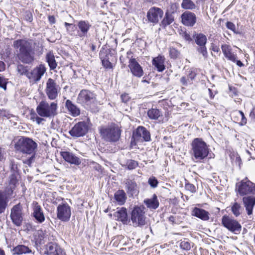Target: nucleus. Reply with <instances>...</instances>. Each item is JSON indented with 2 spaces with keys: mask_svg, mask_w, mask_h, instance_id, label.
<instances>
[{
  "mask_svg": "<svg viewBox=\"0 0 255 255\" xmlns=\"http://www.w3.org/2000/svg\"><path fill=\"white\" fill-rule=\"evenodd\" d=\"M36 43L29 39H17L13 41V46L16 52L18 59L22 63L30 64L34 60L32 45Z\"/></svg>",
  "mask_w": 255,
  "mask_h": 255,
  "instance_id": "obj_1",
  "label": "nucleus"
},
{
  "mask_svg": "<svg viewBox=\"0 0 255 255\" xmlns=\"http://www.w3.org/2000/svg\"><path fill=\"white\" fill-rule=\"evenodd\" d=\"M58 106L56 102L49 104L46 101H41L37 106L36 111L38 116L35 113H31L30 120L40 125L45 121L44 118H51L57 114Z\"/></svg>",
  "mask_w": 255,
  "mask_h": 255,
  "instance_id": "obj_2",
  "label": "nucleus"
},
{
  "mask_svg": "<svg viewBox=\"0 0 255 255\" xmlns=\"http://www.w3.org/2000/svg\"><path fill=\"white\" fill-rule=\"evenodd\" d=\"M191 154L193 159L199 161L205 159L208 155L209 148L201 138H196L191 143Z\"/></svg>",
  "mask_w": 255,
  "mask_h": 255,
  "instance_id": "obj_3",
  "label": "nucleus"
},
{
  "mask_svg": "<svg viewBox=\"0 0 255 255\" xmlns=\"http://www.w3.org/2000/svg\"><path fill=\"white\" fill-rule=\"evenodd\" d=\"M100 132L102 138L109 142H116L121 136V130L115 124L100 128Z\"/></svg>",
  "mask_w": 255,
  "mask_h": 255,
  "instance_id": "obj_4",
  "label": "nucleus"
},
{
  "mask_svg": "<svg viewBox=\"0 0 255 255\" xmlns=\"http://www.w3.org/2000/svg\"><path fill=\"white\" fill-rule=\"evenodd\" d=\"M37 146V144L31 138L24 136L21 137L14 145L16 150L28 154L34 153Z\"/></svg>",
  "mask_w": 255,
  "mask_h": 255,
  "instance_id": "obj_5",
  "label": "nucleus"
},
{
  "mask_svg": "<svg viewBox=\"0 0 255 255\" xmlns=\"http://www.w3.org/2000/svg\"><path fill=\"white\" fill-rule=\"evenodd\" d=\"M145 208L143 206H135L131 213V220L134 227L142 226L146 224Z\"/></svg>",
  "mask_w": 255,
  "mask_h": 255,
  "instance_id": "obj_6",
  "label": "nucleus"
},
{
  "mask_svg": "<svg viewBox=\"0 0 255 255\" xmlns=\"http://www.w3.org/2000/svg\"><path fill=\"white\" fill-rule=\"evenodd\" d=\"M77 101L79 103L91 107L97 102L96 95L88 90H82L78 95Z\"/></svg>",
  "mask_w": 255,
  "mask_h": 255,
  "instance_id": "obj_7",
  "label": "nucleus"
},
{
  "mask_svg": "<svg viewBox=\"0 0 255 255\" xmlns=\"http://www.w3.org/2000/svg\"><path fill=\"white\" fill-rule=\"evenodd\" d=\"M222 224L226 228L236 234H239L241 231V225L236 220L228 216H223Z\"/></svg>",
  "mask_w": 255,
  "mask_h": 255,
  "instance_id": "obj_8",
  "label": "nucleus"
},
{
  "mask_svg": "<svg viewBox=\"0 0 255 255\" xmlns=\"http://www.w3.org/2000/svg\"><path fill=\"white\" fill-rule=\"evenodd\" d=\"M254 184L248 180L247 178L242 180L236 184V190L241 196L254 193Z\"/></svg>",
  "mask_w": 255,
  "mask_h": 255,
  "instance_id": "obj_9",
  "label": "nucleus"
},
{
  "mask_svg": "<svg viewBox=\"0 0 255 255\" xmlns=\"http://www.w3.org/2000/svg\"><path fill=\"white\" fill-rule=\"evenodd\" d=\"M60 88L57 85L56 82L51 78L48 79L46 82L45 89L46 94L48 98L51 100H55L58 96Z\"/></svg>",
  "mask_w": 255,
  "mask_h": 255,
  "instance_id": "obj_10",
  "label": "nucleus"
},
{
  "mask_svg": "<svg viewBox=\"0 0 255 255\" xmlns=\"http://www.w3.org/2000/svg\"><path fill=\"white\" fill-rule=\"evenodd\" d=\"M71 216V207L66 203L59 204L57 208V218L62 222L69 221Z\"/></svg>",
  "mask_w": 255,
  "mask_h": 255,
  "instance_id": "obj_11",
  "label": "nucleus"
},
{
  "mask_svg": "<svg viewBox=\"0 0 255 255\" xmlns=\"http://www.w3.org/2000/svg\"><path fill=\"white\" fill-rule=\"evenodd\" d=\"M163 11L157 7H151L147 12V19L148 22L155 24L158 23L163 15Z\"/></svg>",
  "mask_w": 255,
  "mask_h": 255,
  "instance_id": "obj_12",
  "label": "nucleus"
},
{
  "mask_svg": "<svg viewBox=\"0 0 255 255\" xmlns=\"http://www.w3.org/2000/svg\"><path fill=\"white\" fill-rule=\"evenodd\" d=\"M88 130L87 124L84 122H80L74 125L69 133L73 137H78L86 134Z\"/></svg>",
  "mask_w": 255,
  "mask_h": 255,
  "instance_id": "obj_13",
  "label": "nucleus"
},
{
  "mask_svg": "<svg viewBox=\"0 0 255 255\" xmlns=\"http://www.w3.org/2000/svg\"><path fill=\"white\" fill-rule=\"evenodd\" d=\"M10 218L13 223L17 226L21 225L23 220L22 207L20 204L14 205L11 210Z\"/></svg>",
  "mask_w": 255,
  "mask_h": 255,
  "instance_id": "obj_14",
  "label": "nucleus"
},
{
  "mask_svg": "<svg viewBox=\"0 0 255 255\" xmlns=\"http://www.w3.org/2000/svg\"><path fill=\"white\" fill-rule=\"evenodd\" d=\"M46 68L43 64L35 67L31 71L27 74V78L32 81L37 82L40 80L45 73Z\"/></svg>",
  "mask_w": 255,
  "mask_h": 255,
  "instance_id": "obj_15",
  "label": "nucleus"
},
{
  "mask_svg": "<svg viewBox=\"0 0 255 255\" xmlns=\"http://www.w3.org/2000/svg\"><path fill=\"white\" fill-rule=\"evenodd\" d=\"M133 137L136 141H149L150 134L149 132L143 127H139L133 133Z\"/></svg>",
  "mask_w": 255,
  "mask_h": 255,
  "instance_id": "obj_16",
  "label": "nucleus"
},
{
  "mask_svg": "<svg viewBox=\"0 0 255 255\" xmlns=\"http://www.w3.org/2000/svg\"><path fill=\"white\" fill-rule=\"evenodd\" d=\"M45 254L47 255H66L64 251L57 244L49 243L45 247Z\"/></svg>",
  "mask_w": 255,
  "mask_h": 255,
  "instance_id": "obj_17",
  "label": "nucleus"
},
{
  "mask_svg": "<svg viewBox=\"0 0 255 255\" xmlns=\"http://www.w3.org/2000/svg\"><path fill=\"white\" fill-rule=\"evenodd\" d=\"M12 197V192L0 190V214L4 212L9 200Z\"/></svg>",
  "mask_w": 255,
  "mask_h": 255,
  "instance_id": "obj_18",
  "label": "nucleus"
},
{
  "mask_svg": "<svg viewBox=\"0 0 255 255\" xmlns=\"http://www.w3.org/2000/svg\"><path fill=\"white\" fill-rule=\"evenodd\" d=\"M128 67L134 76L138 78L143 76V71L142 68L135 58L129 59Z\"/></svg>",
  "mask_w": 255,
  "mask_h": 255,
  "instance_id": "obj_19",
  "label": "nucleus"
},
{
  "mask_svg": "<svg viewBox=\"0 0 255 255\" xmlns=\"http://www.w3.org/2000/svg\"><path fill=\"white\" fill-rule=\"evenodd\" d=\"M34 240L36 245L44 244L47 241L53 240L48 237V232L46 230H39L34 234Z\"/></svg>",
  "mask_w": 255,
  "mask_h": 255,
  "instance_id": "obj_20",
  "label": "nucleus"
},
{
  "mask_svg": "<svg viewBox=\"0 0 255 255\" xmlns=\"http://www.w3.org/2000/svg\"><path fill=\"white\" fill-rule=\"evenodd\" d=\"M127 192L130 196H137L139 193V187L135 181L127 179L125 181Z\"/></svg>",
  "mask_w": 255,
  "mask_h": 255,
  "instance_id": "obj_21",
  "label": "nucleus"
},
{
  "mask_svg": "<svg viewBox=\"0 0 255 255\" xmlns=\"http://www.w3.org/2000/svg\"><path fill=\"white\" fill-rule=\"evenodd\" d=\"M78 27V35L80 38L87 36L91 25L88 21L80 20L77 23Z\"/></svg>",
  "mask_w": 255,
  "mask_h": 255,
  "instance_id": "obj_22",
  "label": "nucleus"
},
{
  "mask_svg": "<svg viewBox=\"0 0 255 255\" xmlns=\"http://www.w3.org/2000/svg\"><path fill=\"white\" fill-rule=\"evenodd\" d=\"M60 154L66 162L70 164L79 165L81 163L80 159L72 152L62 151L60 152Z\"/></svg>",
  "mask_w": 255,
  "mask_h": 255,
  "instance_id": "obj_23",
  "label": "nucleus"
},
{
  "mask_svg": "<svg viewBox=\"0 0 255 255\" xmlns=\"http://www.w3.org/2000/svg\"><path fill=\"white\" fill-rule=\"evenodd\" d=\"M182 22L186 26H192L196 22V17L194 13L186 11L181 15Z\"/></svg>",
  "mask_w": 255,
  "mask_h": 255,
  "instance_id": "obj_24",
  "label": "nucleus"
},
{
  "mask_svg": "<svg viewBox=\"0 0 255 255\" xmlns=\"http://www.w3.org/2000/svg\"><path fill=\"white\" fill-rule=\"evenodd\" d=\"M33 216L39 223H42L45 220V217L42 208L37 202L33 203Z\"/></svg>",
  "mask_w": 255,
  "mask_h": 255,
  "instance_id": "obj_25",
  "label": "nucleus"
},
{
  "mask_svg": "<svg viewBox=\"0 0 255 255\" xmlns=\"http://www.w3.org/2000/svg\"><path fill=\"white\" fill-rule=\"evenodd\" d=\"M114 216L117 220L121 221L124 224H128V220L126 208L122 207L119 209H118V211L115 212Z\"/></svg>",
  "mask_w": 255,
  "mask_h": 255,
  "instance_id": "obj_26",
  "label": "nucleus"
},
{
  "mask_svg": "<svg viewBox=\"0 0 255 255\" xmlns=\"http://www.w3.org/2000/svg\"><path fill=\"white\" fill-rule=\"evenodd\" d=\"M244 205L249 215L252 214L253 209L255 205V197L251 196L244 197L243 198Z\"/></svg>",
  "mask_w": 255,
  "mask_h": 255,
  "instance_id": "obj_27",
  "label": "nucleus"
},
{
  "mask_svg": "<svg viewBox=\"0 0 255 255\" xmlns=\"http://www.w3.org/2000/svg\"><path fill=\"white\" fill-rule=\"evenodd\" d=\"M222 52L225 57L229 60L235 62L237 56L232 52L231 47L227 44H223L221 46Z\"/></svg>",
  "mask_w": 255,
  "mask_h": 255,
  "instance_id": "obj_28",
  "label": "nucleus"
},
{
  "mask_svg": "<svg viewBox=\"0 0 255 255\" xmlns=\"http://www.w3.org/2000/svg\"><path fill=\"white\" fill-rule=\"evenodd\" d=\"M192 215L200 218L203 221H208L209 219V213L206 210L195 207L192 211Z\"/></svg>",
  "mask_w": 255,
  "mask_h": 255,
  "instance_id": "obj_29",
  "label": "nucleus"
},
{
  "mask_svg": "<svg viewBox=\"0 0 255 255\" xmlns=\"http://www.w3.org/2000/svg\"><path fill=\"white\" fill-rule=\"evenodd\" d=\"M17 173L14 172L9 176L8 181V185L5 190V191L6 192H8V191H11L12 195H13V190L14 189L16 184L17 183Z\"/></svg>",
  "mask_w": 255,
  "mask_h": 255,
  "instance_id": "obj_30",
  "label": "nucleus"
},
{
  "mask_svg": "<svg viewBox=\"0 0 255 255\" xmlns=\"http://www.w3.org/2000/svg\"><path fill=\"white\" fill-rule=\"evenodd\" d=\"M165 58L163 56L159 55L152 60V65L156 68L158 71L162 72L165 69L164 65Z\"/></svg>",
  "mask_w": 255,
  "mask_h": 255,
  "instance_id": "obj_31",
  "label": "nucleus"
},
{
  "mask_svg": "<svg viewBox=\"0 0 255 255\" xmlns=\"http://www.w3.org/2000/svg\"><path fill=\"white\" fill-rule=\"evenodd\" d=\"M234 121L238 123L241 125L244 126L247 124V119L244 114L241 111H236L233 114Z\"/></svg>",
  "mask_w": 255,
  "mask_h": 255,
  "instance_id": "obj_32",
  "label": "nucleus"
},
{
  "mask_svg": "<svg viewBox=\"0 0 255 255\" xmlns=\"http://www.w3.org/2000/svg\"><path fill=\"white\" fill-rule=\"evenodd\" d=\"M65 107L73 116L76 117L80 115V110L70 100H67L66 101Z\"/></svg>",
  "mask_w": 255,
  "mask_h": 255,
  "instance_id": "obj_33",
  "label": "nucleus"
},
{
  "mask_svg": "<svg viewBox=\"0 0 255 255\" xmlns=\"http://www.w3.org/2000/svg\"><path fill=\"white\" fill-rule=\"evenodd\" d=\"M114 198L119 205H123L127 199L126 193L123 190H119L115 193Z\"/></svg>",
  "mask_w": 255,
  "mask_h": 255,
  "instance_id": "obj_34",
  "label": "nucleus"
},
{
  "mask_svg": "<svg viewBox=\"0 0 255 255\" xmlns=\"http://www.w3.org/2000/svg\"><path fill=\"white\" fill-rule=\"evenodd\" d=\"M144 203L150 209H156L159 206V202L157 196L154 194L153 197L144 200Z\"/></svg>",
  "mask_w": 255,
  "mask_h": 255,
  "instance_id": "obj_35",
  "label": "nucleus"
},
{
  "mask_svg": "<svg viewBox=\"0 0 255 255\" xmlns=\"http://www.w3.org/2000/svg\"><path fill=\"white\" fill-rule=\"evenodd\" d=\"M13 255H20L23 254L32 253V251L27 246L24 245H18L12 249Z\"/></svg>",
  "mask_w": 255,
  "mask_h": 255,
  "instance_id": "obj_36",
  "label": "nucleus"
},
{
  "mask_svg": "<svg viewBox=\"0 0 255 255\" xmlns=\"http://www.w3.org/2000/svg\"><path fill=\"white\" fill-rule=\"evenodd\" d=\"M46 58L50 69L54 70L57 65L53 54L51 52H48L46 54Z\"/></svg>",
  "mask_w": 255,
  "mask_h": 255,
  "instance_id": "obj_37",
  "label": "nucleus"
},
{
  "mask_svg": "<svg viewBox=\"0 0 255 255\" xmlns=\"http://www.w3.org/2000/svg\"><path fill=\"white\" fill-rule=\"evenodd\" d=\"M147 115L150 119L156 120L162 116V113L158 109H151L148 111Z\"/></svg>",
  "mask_w": 255,
  "mask_h": 255,
  "instance_id": "obj_38",
  "label": "nucleus"
},
{
  "mask_svg": "<svg viewBox=\"0 0 255 255\" xmlns=\"http://www.w3.org/2000/svg\"><path fill=\"white\" fill-rule=\"evenodd\" d=\"M174 21V17L171 13L166 12L165 15L161 22V25L165 27Z\"/></svg>",
  "mask_w": 255,
  "mask_h": 255,
  "instance_id": "obj_39",
  "label": "nucleus"
},
{
  "mask_svg": "<svg viewBox=\"0 0 255 255\" xmlns=\"http://www.w3.org/2000/svg\"><path fill=\"white\" fill-rule=\"evenodd\" d=\"M195 41L198 46H204V45H206L207 39L205 35L202 33H199L196 35Z\"/></svg>",
  "mask_w": 255,
  "mask_h": 255,
  "instance_id": "obj_40",
  "label": "nucleus"
},
{
  "mask_svg": "<svg viewBox=\"0 0 255 255\" xmlns=\"http://www.w3.org/2000/svg\"><path fill=\"white\" fill-rule=\"evenodd\" d=\"M231 210L235 216L238 217L241 214L243 208L240 204L235 202L231 207Z\"/></svg>",
  "mask_w": 255,
  "mask_h": 255,
  "instance_id": "obj_41",
  "label": "nucleus"
},
{
  "mask_svg": "<svg viewBox=\"0 0 255 255\" xmlns=\"http://www.w3.org/2000/svg\"><path fill=\"white\" fill-rule=\"evenodd\" d=\"M100 56L104 67L106 68H111L112 64L109 61L108 58H107V55H105V53L103 52H101L100 53Z\"/></svg>",
  "mask_w": 255,
  "mask_h": 255,
  "instance_id": "obj_42",
  "label": "nucleus"
},
{
  "mask_svg": "<svg viewBox=\"0 0 255 255\" xmlns=\"http://www.w3.org/2000/svg\"><path fill=\"white\" fill-rule=\"evenodd\" d=\"M181 6L186 9H193L196 7L195 3L191 0H183Z\"/></svg>",
  "mask_w": 255,
  "mask_h": 255,
  "instance_id": "obj_43",
  "label": "nucleus"
},
{
  "mask_svg": "<svg viewBox=\"0 0 255 255\" xmlns=\"http://www.w3.org/2000/svg\"><path fill=\"white\" fill-rule=\"evenodd\" d=\"M18 72L21 75H26L27 77V74L29 73L28 71V67L25 66L22 64H19L17 66Z\"/></svg>",
  "mask_w": 255,
  "mask_h": 255,
  "instance_id": "obj_44",
  "label": "nucleus"
},
{
  "mask_svg": "<svg viewBox=\"0 0 255 255\" xmlns=\"http://www.w3.org/2000/svg\"><path fill=\"white\" fill-rule=\"evenodd\" d=\"M197 51L201 54L203 56L206 58L208 57V52L206 45L204 46H198L196 48Z\"/></svg>",
  "mask_w": 255,
  "mask_h": 255,
  "instance_id": "obj_45",
  "label": "nucleus"
},
{
  "mask_svg": "<svg viewBox=\"0 0 255 255\" xmlns=\"http://www.w3.org/2000/svg\"><path fill=\"white\" fill-rule=\"evenodd\" d=\"M137 165V162L133 160H129L127 162V167L129 170H132L135 168Z\"/></svg>",
  "mask_w": 255,
  "mask_h": 255,
  "instance_id": "obj_46",
  "label": "nucleus"
},
{
  "mask_svg": "<svg viewBox=\"0 0 255 255\" xmlns=\"http://www.w3.org/2000/svg\"><path fill=\"white\" fill-rule=\"evenodd\" d=\"M148 183L152 188H156L158 184V181L154 176L150 177L148 180Z\"/></svg>",
  "mask_w": 255,
  "mask_h": 255,
  "instance_id": "obj_47",
  "label": "nucleus"
},
{
  "mask_svg": "<svg viewBox=\"0 0 255 255\" xmlns=\"http://www.w3.org/2000/svg\"><path fill=\"white\" fill-rule=\"evenodd\" d=\"M180 247L184 250H189L191 249V244L187 241H183L180 243Z\"/></svg>",
  "mask_w": 255,
  "mask_h": 255,
  "instance_id": "obj_48",
  "label": "nucleus"
},
{
  "mask_svg": "<svg viewBox=\"0 0 255 255\" xmlns=\"http://www.w3.org/2000/svg\"><path fill=\"white\" fill-rule=\"evenodd\" d=\"M170 55L172 58H176L179 56L180 52L175 48L171 47L169 50Z\"/></svg>",
  "mask_w": 255,
  "mask_h": 255,
  "instance_id": "obj_49",
  "label": "nucleus"
},
{
  "mask_svg": "<svg viewBox=\"0 0 255 255\" xmlns=\"http://www.w3.org/2000/svg\"><path fill=\"white\" fill-rule=\"evenodd\" d=\"M185 188L187 190L191 192V193H195L196 191V187L193 184L189 183L185 184Z\"/></svg>",
  "mask_w": 255,
  "mask_h": 255,
  "instance_id": "obj_50",
  "label": "nucleus"
},
{
  "mask_svg": "<svg viewBox=\"0 0 255 255\" xmlns=\"http://www.w3.org/2000/svg\"><path fill=\"white\" fill-rule=\"evenodd\" d=\"M226 26L229 29H231V30L233 31L234 32H235V29H236V26H235V25L232 22H230V21H228L226 24Z\"/></svg>",
  "mask_w": 255,
  "mask_h": 255,
  "instance_id": "obj_51",
  "label": "nucleus"
},
{
  "mask_svg": "<svg viewBox=\"0 0 255 255\" xmlns=\"http://www.w3.org/2000/svg\"><path fill=\"white\" fill-rule=\"evenodd\" d=\"M121 98L122 102L125 103L128 102L130 99V97L128 94H122Z\"/></svg>",
  "mask_w": 255,
  "mask_h": 255,
  "instance_id": "obj_52",
  "label": "nucleus"
},
{
  "mask_svg": "<svg viewBox=\"0 0 255 255\" xmlns=\"http://www.w3.org/2000/svg\"><path fill=\"white\" fill-rule=\"evenodd\" d=\"M64 25L67 27V31L69 33H70V31L69 29L67 27L68 26H72V30L74 31L75 30V25L72 23H69L68 22H65L64 23Z\"/></svg>",
  "mask_w": 255,
  "mask_h": 255,
  "instance_id": "obj_53",
  "label": "nucleus"
},
{
  "mask_svg": "<svg viewBox=\"0 0 255 255\" xmlns=\"http://www.w3.org/2000/svg\"><path fill=\"white\" fill-rule=\"evenodd\" d=\"M250 117L252 121H255V108H254L251 112Z\"/></svg>",
  "mask_w": 255,
  "mask_h": 255,
  "instance_id": "obj_54",
  "label": "nucleus"
},
{
  "mask_svg": "<svg viewBox=\"0 0 255 255\" xmlns=\"http://www.w3.org/2000/svg\"><path fill=\"white\" fill-rule=\"evenodd\" d=\"M188 81L189 80L187 79L185 77H182L180 79V82L182 84V85L184 86H187L188 84Z\"/></svg>",
  "mask_w": 255,
  "mask_h": 255,
  "instance_id": "obj_55",
  "label": "nucleus"
},
{
  "mask_svg": "<svg viewBox=\"0 0 255 255\" xmlns=\"http://www.w3.org/2000/svg\"><path fill=\"white\" fill-rule=\"evenodd\" d=\"M195 76L196 74L195 73V72L191 71V72L189 74L188 76V80H189L190 79L192 81L194 79Z\"/></svg>",
  "mask_w": 255,
  "mask_h": 255,
  "instance_id": "obj_56",
  "label": "nucleus"
},
{
  "mask_svg": "<svg viewBox=\"0 0 255 255\" xmlns=\"http://www.w3.org/2000/svg\"><path fill=\"white\" fill-rule=\"evenodd\" d=\"M211 49L216 52H218L220 51L219 47L215 44H212Z\"/></svg>",
  "mask_w": 255,
  "mask_h": 255,
  "instance_id": "obj_57",
  "label": "nucleus"
},
{
  "mask_svg": "<svg viewBox=\"0 0 255 255\" xmlns=\"http://www.w3.org/2000/svg\"><path fill=\"white\" fill-rule=\"evenodd\" d=\"M48 20L50 23L53 24L55 22V17L53 15L48 16Z\"/></svg>",
  "mask_w": 255,
  "mask_h": 255,
  "instance_id": "obj_58",
  "label": "nucleus"
},
{
  "mask_svg": "<svg viewBox=\"0 0 255 255\" xmlns=\"http://www.w3.org/2000/svg\"><path fill=\"white\" fill-rule=\"evenodd\" d=\"M184 36L185 39L187 41H190L191 40L190 35L186 32L184 33Z\"/></svg>",
  "mask_w": 255,
  "mask_h": 255,
  "instance_id": "obj_59",
  "label": "nucleus"
},
{
  "mask_svg": "<svg viewBox=\"0 0 255 255\" xmlns=\"http://www.w3.org/2000/svg\"><path fill=\"white\" fill-rule=\"evenodd\" d=\"M4 70V64L3 62L0 61V71Z\"/></svg>",
  "mask_w": 255,
  "mask_h": 255,
  "instance_id": "obj_60",
  "label": "nucleus"
},
{
  "mask_svg": "<svg viewBox=\"0 0 255 255\" xmlns=\"http://www.w3.org/2000/svg\"><path fill=\"white\" fill-rule=\"evenodd\" d=\"M169 221L174 223L175 222V217L174 216H171L169 217Z\"/></svg>",
  "mask_w": 255,
  "mask_h": 255,
  "instance_id": "obj_61",
  "label": "nucleus"
},
{
  "mask_svg": "<svg viewBox=\"0 0 255 255\" xmlns=\"http://www.w3.org/2000/svg\"><path fill=\"white\" fill-rule=\"evenodd\" d=\"M236 62H237V65H238L239 66L242 67L243 66V64L241 61L236 60Z\"/></svg>",
  "mask_w": 255,
  "mask_h": 255,
  "instance_id": "obj_62",
  "label": "nucleus"
},
{
  "mask_svg": "<svg viewBox=\"0 0 255 255\" xmlns=\"http://www.w3.org/2000/svg\"><path fill=\"white\" fill-rule=\"evenodd\" d=\"M0 255H5V253L3 250L0 249Z\"/></svg>",
  "mask_w": 255,
  "mask_h": 255,
  "instance_id": "obj_63",
  "label": "nucleus"
},
{
  "mask_svg": "<svg viewBox=\"0 0 255 255\" xmlns=\"http://www.w3.org/2000/svg\"><path fill=\"white\" fill-rule=\"evenodd\" d=\"M131 53V52L130 51H128L127 52V55H128V56L129 55V54H130Z\"/></svg>",
  "mask_w": 255,
  "mask_h": 255,
  "instance_id": "obj_64",
  "label": "nucleus"
}]
</instances>
